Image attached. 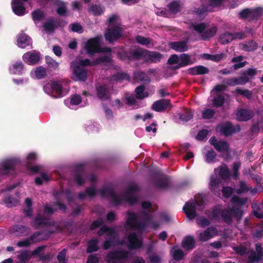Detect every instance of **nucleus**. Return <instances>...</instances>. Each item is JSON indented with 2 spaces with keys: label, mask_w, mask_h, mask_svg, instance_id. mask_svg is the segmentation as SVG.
<instances>
[{
  "label": "nucleus",
  "mask_w": 263,
  "mask_h": 263,
  "mask_svg": "<svg viewBox=\"0 0 263 263\" xmlns=\"http://www.w3.org/2000/svg\"><path fill=\"white\" fill-rule=\"evenodd\" d=\"M89 10L95 15H100L103 11V9L97 5L92 6Z\"/></svg>",
  "instance_id": "61"
},
{
  "label": "nucleus",
  "mask_w": 263,
  "mask_h": 263,
  "mask_svg": "<svg viewBox=\"0 0 263 263\" xmlns=\"http://www.w3.org/2000/svg\"><path fill=\"white\" fill-rule=\"evenodd\" d=\"M99 235H106L109 240H107L103 243V248L105 250L109 249L114 245V240L117 236L115 229L109 228L106 226H103L98 231Z\"/></svg>",
  "instance_id": "14"
},
{
  "label": "nucleus",
  "mask_w": 263,
  "mask_h": 263,
  "mask_svg": "<svg viewBox=\"0 0 263 263\" xmlns=\"http://www.w3.org/2000/svg\"><path fill=\"white\" fill-rule=\"evenodd\" d=\"M57 207H58L62 211H64L66 209L65 205L61 203H58L54 205L47 204L45 206L44 212L46 214H52L57 210Z\"/></svg>",
  "instance_id": "38"
},
{
  "label": "nucleus",
  "mask_w": 263,
  "mask_h": 263,
  "mask_svg": "<svg viewBox=\"0 0 263 263\" xmlns=\"http://www.w3.org/2000/svg\"><path fill=\"white\" fill-rule=\"evenodd\" d=\"M44 249V246H41L37 248L33 253L28 251H24L20 253L18 255V258L20 260L24 261L28 259L32 255H39Z\"/></svg>",
  "instance_id": "28"
},
{
  "label": "nucleus",
  "mask_w": 263,
  "mask_h": 263,
  "mask_svg": "<svg viewBox=\"0 0 263 263\" xmlns=\"http://www.w3.org/2000/svg\"><path fill=\"white\" fill-rule=\"evenodd\" d=\"M111 59L109 55H106L90 62L88 59L81 60L71 63L70 67L72 70L71 78L74 81H85L87 79V71L85 66H95L103 63H110Z\"/></svg>",
  "instance_id": "4"
},
{
  "label": "nucleus",
  "mask_w": 263,
  "mask_h": 263,
  "mask_svg": "<svg viewBox=\"0 0 263 263\" xmlns=\"http://www.w3.org/2000/svg\"><path fill=\"white\" fill-rule=\"evenodd\" d=\"M99 240L97 239H93L90 240L88 243L87 252L91 253L96 252L98 250V244Z\"/></svg>",
  "instance_id": "42"
},
{
  "label": "nucleus",
  "mask_w": 263,
  "mask_h": 263,
  "mask_svg": "<svg viewBox=\"0 0 263 263\" xmlns=\"http://www.w3.org/2000/svg\"><path fill=\"white\" fill-rule=\"evenodd\" d=\"M142 206L143 210L138 215L132 212L127 213L125 228L127 231H133L127 238V246L130 249H138L141 246V238L138 235L147 228L155 229L159 224L154 221L155 215L151 211L152 204L143 202Z\"/></svg>",
  "instance_id": "1"
},
{
  "label": "nucleus",
  "mask_w": 263,
  "mask_h": 263,
  "mask_svg": "<svg viewBox=\"0 0 263 263\" xmlns=\"http://www.w3.org/2000/svg\"><path fill=\"white\" fill-rule=\"evenodd\" d=\"M17 44L20 48H24L31 44V41L26 34L21 33L18 35Z\"/></svg>",
  "instance_id": "29"
},
{
  "label": "nucleus",
  "mask_w": 263,
  "mask_h": 263,
  "mask_svg": "<svg viewBox=\"0 0 263 263\" xmlns=\"http://www.w3.org/2000/svg\"><path fill=\"white\" fill-rule=\"evenodd\" d=\"M191 29L200 34L203 40L214 36L217 31L216 26H209L204 23H196L192 22Z\"/></svg>",
  "instance_id": "12"
},
{
  "label": "nucleus",
  "mask_w": 263,
  "mask_h": 263,
  "mask_svg": "<svg viewBox=\"0 0 263 263\" xmlns=\"http://www.w3.org/2000/svg\"><path fill=\"white\" fill-rule=\"evenodd\" d=\"M226 96L229 97L227 95H217L213 99L214 105L217 107L222 106L224 103Z\"/></svg>",
  "instance_id": "43"
},
{
  "label": "nucleus",
  "mask_w": 263,
  "mask_h": 263,
  "mask_svg": "<svg viewBox=\"0 0 263 263\" xmlns=\"http://www.w3.org/2000/svg\"><path fill=\"white\" fill-rule=\"evenodd\" d=\"M144 87L140 85L137 87L135 89L136 96L138 99H142L148 96L149 94L144 91Z\"/></svg>",
  "instance_id": "44"
},
{
  "label": "nucleus",
  "mask_w": 263,
  "mask_h": 263,
  "mask_svg": "<svg viewBox=\"0 0 263 263\" xmlns=\"http://www.w3.org/2000/svg\"><path fill=\"white\" fill-rule=\"evenodd\" d=\"M198 238L200 241H206L218 235V231L215 227H209L203 232L198 231Z\"/></svg>",
  "instance_id": "19"
},
{
  "label": "nucleus",
  "mask_w": 263,
  "mask_h": 263,
  "mask_svg": "<svg viewBox=\"0 0 263 263\" xmlns=\"http://www.w3.org/2000/svg\"><path fill=\"white\" fill-rule=\"evenodd\" d=\"M136 41L138 43L142 45H146L150 43V40L148 38L141 36H137Z\"/></svg>",
  "instance_id": "59"
},
{
  "label": "nucleus",
  "mask_w": 263,
  "mask_h": 263,
  "mask_svg": "<svg viewBox=\"0 0 263 263\" xmlns=\"http://www.w3.org/2000/svg\"><path fill=\"white\" fill-rule=\"evenodd\" d=\"M202 153L206 163H211L215 162L216 154L212 148L205 146L203 149Z\"/></svg>",
  "instance_id": "27"
},
{
  "label": "nucleus",
  "mask_w": 263,
  "mask_h": 263,
  "mask_svg": "<svg viewBox=\"0 0 263 263\" xmlns=\"http://www.w3.org/2000/svg\"><path fill=\"white\" fill-rule=\"evenodd\" d=\"M235 118L238 121H247L253 116V113L250 110L239 109L236 110Z\"/></svg>",
  "instance_id": "23"
},
{
  "label": "nucleus",
  "mask_w": 263,
  "mask_h": 263,
  "mask_svg": "<svg viewBox=\"0 0 263 263\" xmlns=\"http://www.w3.org/2000/svg\"><path fill=\"white\" fill-rule=\"evenodd\" d=\"M4 203L7 207L11 208L17 205L19 201L18 199L12 198L11 197H6L4 199Z\"/></svg>",
  "instance_id": "46"
},
{
  "label": "nucleus",
  "mask_w": 263,
  "mask_h": 263,
  "mask_svg": "<svg viewBox=\"0 0 263 263\" xmlns=\"http://www.w3.org/2000/svg\"><path fill=\"white\" fill-rule=\"evenodd\" d=\"M247 201L246 198H240L238 197H234L231 200L232 207L230 210L227 209L222 210L221 212V207L219 205L215 207L212 213L205 211V214L212 219H216L219 217L220 214H221L223 220L226 222L230 223L234 215L239 218L241 217L243 215V212L240 209V208Z\"/></svg>",
  "instance_id": "2"
},
{
  "label": "nucleus",
  "mask_w": 263,
  "mask_h": 263,
  "mask_svg": "<svg viewBox=\"0 0 263 263\" xmlns=\"http://www.w3.org/2000/svg\"><path fill=\"white\" fill-rule=\"evenodd\" d=\"M97 192L95 189L94 186H92L90 188L87 189L86 192L84 193H80L79 195L80 199H84L85 197L89 196L92 197L96 194Z\"/></svg>",
  "instance_id": "45"
},
{
  "label": "nucleus",
  "mask_w": 263,
  "mask_h": 263,
  "mask_svg": "<svg viewBox=\"0 0 263 263\" xmlns=\"http://www.w3.org/2000/svg\"><path fill=\"white\" fill-rule=\"evenodd\" d=\"M210 143L215 148L220 152H228L229 146L227 142L223 141H217L215 137H212L209 140Z\"/></svg>",
  "instance_id": "22"
},
{
  "label": "nucleus",
  "mask_w": 263,
  "mask_h": 263,
  "mask_svg": "<svg viewBox=\"0 0 263 263\" xmlns=\"http://www.w3.org/2000/svg\"><path fill=\"white\" fill-rule=\"evenodd\" d=\"M236 93L242 95L248 99H250L252 97L251 91L247 89H243L240 88H237L235 91Z\"/></svg>",
  "instance_id": "49"
},
{
  "label": "nucleus",
  "mask_w": 263,
  "mask_h": 263,
  "mask_svg": "<svg viewBox=\"0 0 263 263\" xmlns=\"http://www.w3.org/2000/svg\"><path fill=\"white\" fill-rule=\"evenodd\" d=\"M128 252L123 251L110 252L106 256L105 260L108 263H124L128 259Z\"/></svg>",
  "instance_id": "16"
},
{
  "label": "nucleus",
  "mask_w": 263,
  "mask_h": 263,
  "mask_svg": "<svg viewBox=\"0 0 263 263\" xmlns=\"http://www.w3.org/2000/svg\"><path fill=\"white\" fill-rule=\"evenodd\" d=\"M217 174L222 179H228L230 176V173L228 166L223 164L215 168L214 174L211 176L210 188L215 195H219L221 186V182L219 179L217 178Z\"/></svg>",
  "instance_id": "9"
},
{
  "label": "nucleus",
  "mask_w": 263,
  "mask_h": 263,
  "mask_svg": "<svg viewBox=\"0 0 263 263\" xmlns=\"http://www.w3.org/2000/svg\"><path fill=\"white\" fill-rule=\"evenodd\" d=\"M146 77L147 76L146 73L141 71L136 72L134 74V78L137 81L147 80L146 79Z\"/></svg>",
  "instance_id": "56"
},
{
  "label": "nucleus",
  "mask_w": 263,
  "mask_h": 263,
  "mask_svg": "<svg viewBox=\"0 0 263 263\" xmlns=\"http://www.w3.org/2000/svg\"><path fill=\"white\" fill-rule=\"evenodd\" d=\"M170 105V101L161 100L155 102L153 104V109L156 111H162L167 108Z\"/></svg>",
  "instance_id": "30"
},
{
  "label": "nucleus",
  "mask_w": 263,
  "mask_h": 263,
  "mask_svg": "<svg viewBox=\"0 0 263 263\" xmlns=\"http://www.w3.org/2000/svg\"><path fill=\"white\" fill-rule=\"evenodd\" d=\"M162 55L156 51H150L141 48H137L133 50L129 56L130 59H143L147 62L157 63L160 61Z\"/></svg>",
  "instance_id": "11"
},
{
  "label": "nucleus",
  "mask_w": 263,
  "mask_h": 263,
  "mask_svg": "<svg viewBox=\"0 0 263 263\" xmlns=\"http://www.w3.org/2000/svg\"><path fill=\"white\" fill-rule=\"evenodd\" d=\"M48 219L40 217L39 215L33 220L32 224L34 227H40L47 223Z\"/></svg>",
  "instance_id": "51"
},
{
  "label": "nucleus",
  "mask_w": 263,
  "mask_h": 263,
  "mask_svg": "<svg viewBox=\"0 0 263 263\" xmlns=\"http://www.w3.org/2000/svg\"><path fill=\"white\" fill-rule=\"evenodd\" d=\"M82 99L80 96L78 95H73L71 96L70 99L65 100V104L71 109L75 108V106L79 104L81 102Z\"/></svg>",
  "instance_id": "31"
},
{
  "label": "nucleus",
  "mask_w": 263,
  "mask_h": 263,
  "mask_svg": "<svg viewBox=\"0 0 263 263\" xmlns=\"http://www.w3.org/2000/svg\"><path fill=\"white\" fill-rule=\"evenodd\" d=\"M173 258L176 260H180L182 259L183 256V253L181 250L177 247H174L171 249Z\"/></svg>",
  "instance_id": "41"
},
{
  "label": "nucleus",
  "mask_w": 263,
  "mask_h": 263,
  "mask_svg": "<svg viewBox=\"0 0 263 263\" xmlns=\"http://www.w3.org/2000/svg\"><path fill=\"white\" fill-rule=\"evenodd\" d=\"M138 188L136 184H130L128 191L124 194H118L110 187H104L100 192L102 197H106L115 204L118 205L124 202H126L130 204H134L137 201V195Z\"/></svg>",
  "instance_id": "3"
},
{
  "label": "nucleus",
  "mask_w": 263,
  "mask_h": 263,
  "mask_svg": "<svg viewBox=\"0 0 263 263\" xmlns=\"http://www.w3.org/2000/svg\"><path fill=\"white\" fill-rule=\"evenodd\" d=\"M209 71V70L208 68L201 65L195 66L190 69V73L194 75L206 74Z\"/></svg>",
  "instance_id": "40"
},
{
  "label": "nucleus",
  "mask_w": 263,
  "mask_h": 263,
  "mask_svg": "<svg viewBox=\"0 0 263 263\" xmlns=\"http://www.w3.org/2000/svg\"><path fill=\"white\" fill-rule=\"evenodd\" d=\"M46 62L50 68L57 69L59 66V63L49 56L46 57Z\"/></svg>",
  "instance_id": "47"
},
{
  "label": "nucleus",
  "mask_w": 263,
  "mask_h": 263,
  "mask_svg": "<svg viewBox=\"0 0 263 263\" xmlns=\"http://www.w3.org/2000/svg\"><path fill=\"white\" fill-rule=\"evenodd\" d=\"M43 89L46 94L52 98L62 97L69 90V82L65 80L54 81L46 84Z\"/></svg>",
  "instance_id": "7"
},
{
  "label": "nucleus",
  "mask_w": 263,
  "mask_h": 263,
  "mask_svg": "<svg viewBox=\"0 0 263 263\" xmlns=\"http://www.w3.org/2000/svg\"><path fill=\"white\" fill-rule=\"evenodd\" d=\"M44 29L47 33L52 32L54 28V23L52 21H49L44 25Z\"/></svg>",
  "instance_id": "57"
},
{
  "label": "nucleus",
  "mask_w": 263,
  "mask_h": 263,
  "mask_svg": "<svg viewBox=\"0 0 263 263\" xmlns=\"http://www.w3.org/2000/svg\"><path fill=\"white\" fill-rule=\"evenodd\" d=\"M262 12V9L257 8L254 9H246L239 13V16L241 18L253 19L258 17Z\"/></svg>",
  "instance_id": "20"
},
{
  "label": "nucleus",
  "mask_w": 263,
  "mask_h": 263,
  "mask_svg": "<svg viewBox=\"0 0 263 263\" xmlns=\"http://www.w3.org/2000/svg\"><path fill=\"white\" fill-rule=\"evenodd\" d=\"M28 0H12L11 6L13 12L17 15L21 16L25 14L24 2Z\"/></svg>",
  "instance_id": "21"
},
{
  "label": "nucleus",
  "mask_w": 263,
  "mask_h": 263,
  "mask_svg": "<svg viewBox=\"0 0 263 263\" xmlns=\"http://www.w3.org/2000/svg\"><path fill=\"white\" fill-rule=\"evenodd\" d=\"M214 112L211 109H206L202 112V117L205 119H211L214 116Z\"/></svg>",
  "instance_id": "60"
},
{
  "label": "nucleus",
  "mask_w": 263,
  "mask_h": 263,
  "mask_svg": "<svg viewBox=\"0 0 263 263\" xmlns=\"http://www.w3.org/2000/svg\"><path fill=\"white\" fill-rule=\"evenodd\" d=\"M104 35L106 40L109 43L116 41L122 35V29L118 16L113 15L108 18V28Z\"/></svg>",
  "instance_id": "8"
},
{
  "label": "nucleus",
  "mask_w": 263,
  "mask_h": 263,
  "mask_svg": "<svg viewBox=\"0 0 263 263\" xmlns=\"http://www.w3.org/2000/svg\"><path fill=\"white\" fill-rule=\"evenodd\" d=\"M32 16L35 23L36 24V22L41 20L44 17V15L42 11L36 10L32 12Z\"/></svg>",
  "instance_id": "52"
},
{
  "label": "nucleus",
  "mask_w": 263,
  "mask_h": 263,
  "mask_svg": "<svg viewBox=\"0 0 263 263\" xmlns=\"http://www.w3.org/2000/svg\"><path fill=\"white\" fill-rule=\"evenodd\" d=\"M24 71V65L20 61L16 62L9 67L10 73L13 74L21 75Z\"/></svg>",
  "instance_id": "32"
},
{
  "label": "nucleus",
  "mask_w": 263,
  "mask_h": 263,
  "mask_svg": "<svg viewBox=\"0 0 263 263\" xmlns=\"http://www.w3.org/2000/svg\"><path fill=\"white\" fill-rule=\"evenodd\" d=\"M193 118V112L191 110H187L184 114L180 115V119L183 121L187 122Z\"/></svg>",
  "instance_id": "55"
},
{
  "label": "nucleus",
  "mask_w": 263,
  "mask_h": 263,
  "mask_svg": "<svg viewBox=\"0 0 263 263\" xmlns=\"http://www.w3.org/2000/svg\"><path fill=\"white\" fill-rule=\"evenodd\" d=\"M182 247L186 250H192L195 247V241L194 238L191 236H187L184 238L182 242Z\"/></svg>",
  "instance_id": "39"
},
{
  "label": "nucleus",
  "mask_w": 263,
  "mask_h": 263,
  "mask_svg": "<svg viewBox=\"0 0 263 263\" xmlns=\"http://www.w3.org/2000/svg\"><path fill=\"white\" fill-rule=\"evenodd\" d=\"M25 203L26 208L24 209V212L27 216L30 217L32 212L31 209L32 201L30 198H27L25 200Z\"/></svg>",
  "instance_id": "48"
},
{
  "label": "nucleus",
  "mask_w": 263,
  "mask_h": 263,
  "mask_svg": "<svg viewBox=\"0 0 263 263\" xmlns=\"http://www.w3.org/2000/svg\"><path fill=\"white\" fill-rule=\"evenodd\" d=\"M181 5L176 1L173 2L168 5L170 10L173 13H176L180 11Z\"/></svg>",
  "instance_id": "50"
},
{
  "label": "nucleus",
  "mask_w": 263,
  "mask_h": 263,
  "mask_svg": "<svg viewBox=\"0 0 263 263\" xmlns=\"http://www.w3.org/2000/svg\"><path fill=\"white\" fill-rule=\"evenodd\" d=\"M30 75L33 78L41 79L45 77L46 75V71L44 67L42 66H39L31 72Z\"/></svg>",
  "instance_id": "35"
},
{
  "label": "nucleus",
  "mask_w": 263,
  "mask_h": 263,
  "mask_svg": "<svg viewBox=\"0 0 263 263\" xmlns=\"http://www.w3.org/2000/svg\"><path fill=\"white\" fill-rule=\"evenodd\" d=\"M20 162L17 157H13L3 159L0 162V169L3 174H7Z\"/></svg>",
  "instance_id": "15"
},
{
  "label": "nucleus",
  "mask_w": 263,
  "mask_h": 263,
  "mask_svg": "<svg viewBox=\"0 0 263 263\" xmlns=\"http://www.w3.org/2000/svg\"><path fill=\"white\" fill-rule=\"evenodd\" d=\"M128 76L125 73H118L113 76L110 80H104L101 84H98L96 86V95L97 97L102 100H106L110 98L112 93L111 81H120L122 80H128Z\"/></svg>",
  "instance_id": "6"
},
{
  "label": "nucleus",
  "mask_w": 263,
  "mask_h": 263,
  "mask_svg": "<svg viewBox=\"0 0 263 263\" xmlns=\"http://www.w3.org/2000/svg\"><path fill=\"white\" fill-rule=\"evenodd\" d=\"M193 62L191 60L190 56L185 53L181 54L180 55L179 65H177L174 67V69H177L189 64H192Z\"/></svg>",
  "instance_id": "37"
},
{
  "label": "nucleus",
  "mask_w": 263,
  "mask_h": 263,
  "mask_svg": "<svg viewBox=\"0 0 263 263\" xmlns=\"http://www.w3.org/2000/svg\"><path fill=\"white\" fill-rule=\"evenodd\" d=\"M225 0H200L193 10V15L200 18L205 12L213 11L214 7H219Z\"/></svg>",
  "instance_id": "10"
},
{
  "label": "nucleus",
  "mask_w": 263,
  "mask_h": 263,
  "mask_svg": "<svg viewBox=\"0 0 263 263\" xmlns=\"http://www.w3.org/2000/svg\"><path fill=\"white\" fill-rule=\"evenodd\" d=\"M40 59V53L34 50L27 52L23 55V61L26 64L30 65H33L37 63Z\"/></svg>",
  "instance_id": "18"
},
{
  "label": "nucleus",
  "mask_w": 263,
  "mask_h": 263,
  "mask_svg": "<svg viewBox=\"0 0 263 263\" xmlns=\"http://www.w3.org/2000/svg\"><path fill=\"white\" fill-rule=\"evenodd\" d=\"M57 13L60 15H64L67 13V7L66 4L60 2L58 4Z\"/></svg>",
  "instance_id": "53"
},
{
  "label": "nucleus",
  "mask_w": 263,
  "mask_h": 263,
  "mask_svg": "<svg viewBox=\"0 0 263 263\" xmlns=\"http://www.w3.org/2000/svg\"><path fill=\"white\" fill-rule=\"evenodd\" d=\"M44 238L42 236V233H36L34 234L29 239L18 242L17 246L19 247L27 246L30 244L39 241Z\"/></svg>",
  "instance_id": "26"
},
{
  "label": "nucleus",
  "mask_w": 263,
  "mask_h": 263,
  "mask_svg": "<svg viewBox=\"0 0 263 263\" xmlns=\"http://www.w3.org/2000/svg\"><path fill=\"white\" fill-rule=\"evenodd\" d=\"M241 164L239 161L235 162L233 165V176L236 179L238 176V170L240 167Z\"/></svg>",
  "instance_id": "62"
},
{
  "label": "nucleus",
  "mask_w": 263,
  "mask_h": 263,
  "mask_svg": "<svg viewBox=\"0 0 263 263\" xmlns=\"http://www.w3.org/2000/svg\"><path fill=\"white\" fill-rule=\"evenodd\" d=\"M169 45L173 49L178 52L185 51L188 49L186 42L184 41L170 42Z\"/></svg>",
  "instance_id": "33"
},
{
  "label": "nucleus",
  "mask_w": 263,
  "mask_h": 263,
  "mask_svg": "<svg viewBox=\"0 0 263 263\" xmlns=\"http://www.w3.org/2000/svg\"><path fill=\"white\" fill-rule=\"evenodd\" d=\"M11 233L15 236H22L28 233L26 227L22 226H14L11 229Z\"/></svg>",
  "instance_id": "36"
},
{
  "label": "nucleus",
  "mask_w": 263,
  "mask_h": 263,
  "mask_svg": "<svg viewBox=\"0 0 263 263\" xmlns=\"http://www.w3.org/2000/svg\"><path fill=\"white\" fill-rule=\"evenodd\" d=\"M102 38L101 36H97L96 37L89 40L86 43L85 48L87 53L92 54L96 52H100L101 51H105L109 52L110 49L105 48L102 50L101 48V42Z\"/></svg>",
  "instance_id": "13"
},
{
  "label": "nucleus",
  "mask_w": 263,
  "mask_h": 263,
  "mask_svg": "<svg viewBox=\"0 0 263 263\" xmlns=\"http://www.w3.org/2000/svg\"><path fill=\"white\" fill-rule=\"evenodd\" d=\"M257 254L255 252H251L249 255V259L252 262H257L261 259L263 256L262 248L260 244L256 245Z\"/></svg>",
  "instance_id": "34"
},
{
  "label": "nucleus",
  "mask_w": 263,
  "mask_h": 263,
  "mask_svg": "<svg viewBox=\"0 0 263 263\" xmlns=\"http://www.w3.org/2000/svg\"><path fill=\"white\" fill-rule=\"evenodd\" d=\"M257 48V44L254 42H248L245 45V49L247 51H253Z\"/></svg>",
  "instance_id": "63"
},
{
  "label": "nucleus",
  "mask_w": 263,
  "mask_h": 263,
  "mask_svg": "<svg viewBox=\"0 0 263 263\" xmlns=\"http://www.w3.org/2000/svg\"><path fill=\"white\" fill-rule=\"evenodd\" d=\"M249 187L248 186L246 183H245L244 182H240L239 184V189H237L236 191V192L240 194L242 193L247 192L249 191Z\"/></svg>",
  "instance_id": "58"
},
{
  "label": "nucleus",
  "mask_w": 263,
  "mask_h": 263,
  "mask_svg": "<svg viewBox=\"0 0 263 263\" xmlns=\"http://www.w3.org/2000/svg\"><path fill=\"white\" fill-rule=\"evenodd\" d=\"M249 79L246 77H240L230 78L226 80L223 82L224 84L229 86H235L236 85H243L247 83Z\"/></svg>",
  "instance_id": "25"
},
{
  "label": "nucleus",
  "mask_w": 263,
  "mask_h": 263,
  "mask_svg": "<svg viewBox=\"0 0 263 263\" xmlns=\"http://www.w3.org/2000/svg\"><path fill=\"white\" fill-rule=\"evenodd\" d=\"M49 177L46 174H42L40 177H36L35 179V182L37 185H41L44 182H47L49 180Z\"/></svg>",
  "instance_id": "54"
},
{
  "label": "nucleus",
  "mask_w": 263,
  "mask_h": 263,
  "mask_svg": "<svg viewBox=\"0 0 263 263\" xmlns=\"http://www.w3.org/2000/svg\"><path fill=\"white\" fill-rule=\"evenodd\" d=\"M204 209L203 203H200L195 200L191 199L187 202L183 208L186 217L190 219L197 218V223L201 227H205L210 224L209 221L204 218H199L202 214Z\"/></svg>",
  "instance_id": "5"
},
{
  "label": "nucleus",
  "mask_w": 263,
  "mask_h": 263,
  "mask_svg": "<svg viewBox=\"0 0 263 263\" xmlns=\"http://www.w3.org/2000/svg\"><path fill=\"white\" fill-rule=\"evenodd\" d=\"M259 228L257 229L253 234L254 237L259 239L263 234V224L259 226Z\"/></svg>",
  "instance_id": "64"
},
{
  "label": "nucleus",
  "mask_w": 263,
  "mask_h": 263,
  "mask_svg": "<svg viewBox=\"0 0 263 263\" xmlns=\"http://www.w3.org/2000/svg\"><path fill=\"white\" fill-rule=\"evenodd\" d=\"M216 131L226 136L230 135L235 131L232 124L229 122L221 123L216 128Z\"/></svg>",
  "instance_id": "24"
},
{
  "label": "nucleus",
  "mask_w": 263,
  "mask_h": 263,
  "mask_svg": "<svg viewBox=\"0 0 263 263\" xmlns=\"http://www.w3.org/2000/svg\"><path fill=\"white\" fill-rule=\"evenodd\" d=\"M246 35L242 32L231 33L225 32L221 34L219 37V42L223 44H228L235 39H241L246 37Z\"/></svg>",
  "instance_id": "17"
}]
</instances>
